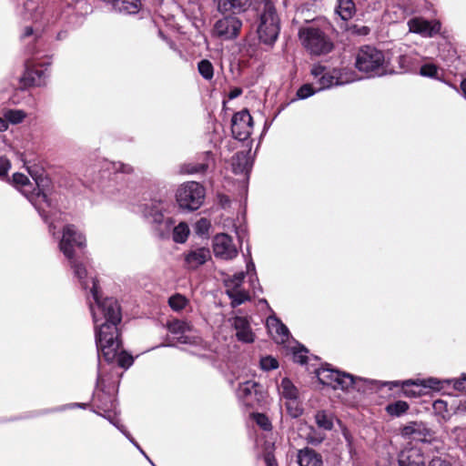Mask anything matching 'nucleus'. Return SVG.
<instances>
[{"label": "nucleus", "instance_id": "1", "mask_svg": "<svg viewBox=\"0 0 466 466\" xmlns=\"http://www.w3.org/2000/svg\"><path fill=\"white\" fill-rule=\"evenodd\" d=\"M90 292L95 303L90 302L96 329V343L105 360L108 362L117 360L122 368H129L134 361L131 355L120 351L121 342L117 324L121 321L120 307L113 298L100 301L97 282L91 279Z\"/></svg>", "mask_w": 466, "mask_h": 466}, {"label": "nucleus", "instance_id": "2", "mask_svg": "<svg viewBox=\"0 0 466 466\" xmlns=\"http://www.w3.org/2000/svg\"><path fill=\"white\" fill-rule=\"evenodd\" d=\"M259 12L258 35L261 42L272 45L280 31V20L270 0H255Z\"/></svg>", "mask_w": 466, "mask_h": 466}, {"label": "nucleus", "instance_id": "3", "mask_svg": "<svg viewBox=\"0 0 466 466\" xmlns=\"http://www.w3.org/2000/svg\"><path fill=\"white\" fill-rule=\"evenodd\" d=\"M298 35L301 46L311 56H325L334 48L331 38L316 25L300 27Z\"/></svg>", "mask_w": 466, "mask_h": 466}, {"label": "nucleus", "instance_id": "4", "mask_svg": "<svg viewBox=\"0 0 466 466\" xmlns=\"http://www.w3.org/2000/svg\"><path fill=\"white\" fill-rule=\"evenodd\" d=\"M385 58L383 53L370 46H362L356 56V67L365 73L373 76H380L384 73Z\"/></svg>", "mask_w": 466, "mask_h": 466}, {"label": "nucleus", "instance_id": "5", "mask_svg": "<svg viewBox=\"0 0 466 466\" xmlns=\"http://www.w3.org/2000/svg\"><path fill=\"white\" fill-rule=\"evenodd\" d=\"M176 198L180 208L194 211L198 209L205 198V188L198 182L182 184L177 190Z\"/></svg>", "mask_w": 466, "mask_h": 466}, {"label": "nucleus", "instance_id": "6", "mask_svg": "<svg viewBox=\"0 0 466 466\" xmlns=\"http://www.w3.org/2000/svg\"><path fill=\"white\" fill-rule=\"evenodd\" d=\"M166 205L161 202H152L146 205L143 210L144 217L152 224L154 230L159 238H167L172 229L174 221L164 217Z\"/></svg>", "mask_w": 466, "mask_h": 466}, {"label": "nucleus", "instance_id": "7", "mask_svg": "<svg viewBox=\"0 0 466 466\" xmlns=\"http://www.w3.org/2000/svg\"><path fill=\"white\" fill-rule=\"evenodd\" d=\"M86 247V238L76 226L66 225L63 228V236L59 242V248L68 260L75 258L76 248L82 249Z\"/></svg>", "mask_w": 466, "mask_h": 466}, {"label": "nucleus", "instance_id": "8", "mask_svg": "<svg viewBox=\"0 0 466 466\" xmlns=\"http://www.w3.org/2000/svg\"><path fill=\"white\" fill-rule=\"evenodd\" d=\"M310 73L316 79V83L319 85L318 90L330 88L334 86H340L350 81L349 79L343 78L342 73L339 69H328L320 64L313 65Z\"/></svg>", "mask_w": 466, "mask_h": 466}, {"label": "nucleus", "instance_id": "9", "mask_svg": "<svg viewBox=\"0 0 466 466\" xmlns=\"http://www.w3.org/2000/svg\"><path fill=\"white\" fill-rule=\"evenodd\" d=\"M244 278L245 273L239 272L225 280L226 293L234 308L250 300L248 290L244 287Z\"/></svg>", "mask_w": 466, "mask_h": 466}, {"label": "nucleus", "instance_id": "10", "mask_svg": "<svg viewBox=\"0 0 466 466\" xmlns=\"http://www.w3.org/2000/svg\"><path fill=\"white\" fill-rule=\"evenodd\" d=\"M317 376L322 384L331 386L334 389L349 390L355 383L352 375L331 369H321L318 370Z\"/></svg>", "mask_w": 466, "mask_h": 466}, {"label": "nucleus", "instance_id": "11", "mask_svg": "<svg viewBox=\"0 0 466 466\" xmlns=\"http://www.w3.org/2000/svg\"><path fill=\"white\" fill-rule=\"evenodd\" d=\"M252 128V116L248 110H241L233 116L231 131L236 139L240 141L246 140L249 137Z\"/></svg>", "mask_w": 466, "mask_h": 466}, {"label": "nucleus", "instance_id": "12", "mask_svg": "<svg viewBox=\"0 0 466 466\" xmlns=\"http://www.w3.org/2000/svg\"><path fill=\"white\" fill-rule=\"evenodd\" d=\"M409 31L423 37H432L440 33L441 24L438 20H426L423 17H414L408 21Z\"/></svg>", "mask_w": 466, "mask_h": 466}, {"label": "nucleus", "instance_id": "13", "mask_svg": "<svg viewBox=\"0 0 466 466\" xmlns=\"http://www.w3.org/2000/svg\"><path fill=\"white\" fill-rule=\"evenodd\" d=\"M213 251L217 258L228 260L238 255V249L230 236L225 233L218 234L213 239Z\"/></svg>", "mask_w": 466, "mask_h": 466}, {"label": "nucleus", "instance_id": "14", "mask_svg": "<svg viewBox=\"0 0 466 466\" xmlns=\"http://www.w3.org/2000/svg\"><path fill=\"white\" fill-rule=\"evenodd\" d=\"M12 182L13 185L33 203L35 197L37 199L46 201V196L35 187V185L37 186V182H31L25 175L21 173L14 174Z\"/></svg>", "mask_w": 466, "mask_h": 466}, {"label": "nucleus", "instance_id": "15", "mask_svg": "<svg viewBox=\"0 0 466 466\" xmlns=\"http://www.w3.org/2000/svg\"><path fill=\"white\" fill-rule=\"evenodd\" d=\"M241 25L242 23L237 16L228 15L216 22L214 32L223 39H232L238 35Z\"/></svg>", "mask_w": 466, "mask_h": 466}, {"label": "nucleus", "instance_id": "16", "mask_svg": "<svg viewBox=\"0 0 466 466\" xmlns=\"http://www.w3.org/2000/svg\"><path fill=\"white\" fill-rule=\"evenodd\" d=\"M260 385L255 380L240 382L237 390L238 398L246 405L253 407L260 401Z\"/></svg>", "mask_w": 466, "mask_h": 466}, {"label": "nucleus", "instance_id": "17", "mask_svg": "<svg viewBox=\"0 0 466 466\" xmlns=\"http://www.w3.org/2000/svg\"><path fill=\"white\" fill-rule=\"evenodd\" d=\"M211 259L209 248L205 247L192 248L184 254L185 266L196 269Z\"/></svg>", "mask_w": 466, "mask_h": 466}, {"label": "nucleus", "instance_id": "18", "mask_svg": "<svg viewBox=\"0 0 466 466\" xmlns=\"http://www.w3.org/2000/svg\"><path fill=\"white\" fill-rule=\"evenodd\" d=\"M399 466H425V459L420 449L405 448L398 457Z\"/></svg>", "mask_w": 466, "mask_h": 466}, {"label": "nucleus", "instance_id": "19", "mask_svg": "<svg viewBox=\"0 0 466 466\" xmlns=\"http://www.w3.org/2000/svg\"><path fill=\"white\" fill-rule=\"evenodd\" d=\"M232 326L236 330L237 339L244 343H252L255 340L249 320L246 317L237 316L232 319Z\"/></svg>", "mask_w": 466, "mask_h": 466}, {"label": "nucleus", "instance_id": "20", "mask_svg": "<svg viewBox=\"0 0 466 466\" xmlns=\"http://www.w3.org/2000/svg\"><path fill=\"white\" fill-rule=\"evenodd\" d=\"M167 329L170 333L177 335V341L183 344H191L194 341L187 335L192 331L189 322L180 319H173L167 323Z\"/></svg>", "mask_w": 466, "mask_h": 466}, {"label": "nucleus", "instance_id": "21", "mask_svg": "<svg viewBox=\"0 0 466 466\" xmlns=\"http://www.w3.org/2000/svg\"><path fill=\"white\" fill-rule=\"evenodd\" d=\"M267 328L269 335L277 343H284L289 339V332L288 328L276 317H268Z\"/></svg>", "mask_w": 466, "mask_h": 466}, {"label": "nucleus", "instance_id": "22", "mask_svg": "<svg viewBox=\"0 0 466 466\" xmlns=\"http://www.w3.org/2000/svg\"><path fill=\"white\" fill-rule=\"evenodd\" d=\"M111 5L112 8L124 15L137 14L141 7L140 0H103Z\"/></svg>", "mask_w": 466, "mask_h": 466}, {"label": "nucleus", "instance_id": "23", "mask_svg": "<svg viewBox=\"0 0 466 466\" xmlns=\"http://www.w3.org/2000/svg\"><path fill=\"white\" fill-rule=\"evenodd\" d=\"M298 463L299 466H322V457L314 450L305 448L298 452Z\"/></svg>", "mask_w": 466, "mask_h": 466}, {"label": "nucleus", "instance_id": "24", "mask_svg": "<svg viewBox=\"0 0 466 466\" xmlns=\"http://www.w3.org/2000/svg\"><path fill=\"white\" fill-rule=\"evenodd\" d=\"M428 434V430L421 422L412 421L401 429V435L415 441H423Z\"/></svg>", "mask_w": 466, "mask_h": 466}, {"label": "nucleus", "instance_id": "25", "mask_svg": "<svg viewBox=\"0 0 466 466\" xmlns=\"http://www.w3.org/2000/svg\"><path fill=\"white\" fill-rule=\"evenodd\" d=\"M45 77L44 70L36 68L31 61L25 63V81L30 85L41 86L45 83Z\"/></svg>", "mask_w": 466, "mask_h": 466}, {"label": "nucleus", "instance_id": "26", "mask_svg": "<svg viewBox=\"0 0 466 466\" xmlns=\"http://www.w3.org/2000/svg\"><path fill=\"white\" fill-rule=\"evenodd\" d=\"M248 5V0H218V8L220 12H241Z\"/></svg>", "mask_w": 466, "mask_h": 466}, {"label": "nucleus", "instance_id": "27", "mask_svg": "<svg viewBox=\"0 0 466 466\" xmlns=\"http://www.w3.org/2000/svg\"><path fill=\"white\" fill-rule=\"evenodd\" d=\"M202 162L197 164H188L186 171L190 174L204 173L214 163V159L210 151H206L202 155Z\"/></svg>", "mask_w": 466, "mask_h": 466}, {"label": "nucleus", "instance_id": "28", "mask_svg": "<svg viewBox=\"0 0 466 466\" xmlns=\"http://www.w3.org/2000/svg\"><path fill=\"white\" fill-rule=\"evenodd\" d=\"M336 12L342 20L347 21L350 19L356 12L355 4L352 0H338Z\"/></svg>", "mask_w": 466, "mask_h": 466}, {"label": "nucleus", "instance_id": "29", "mask_svg": "<svg viewBox=\"0 0 466 466\" xmlns=\"http://www.w3.org/2000/svg\"><path fill=\"white\" fill-rule=\"evenodd\" d=\"M279 390L282 397L287 400H299V390L289 379L284 378L281 380Z\"/></svg>", "mask_w": 466, "mask_h": 466}, {"label": "nucleus", "instance_id": "30", "mask_svg": "<svg viewBox=\"0 0 466 466\" xmlns=\"http://www.w3.org/2000/svg\"><path fill=\"white\" fill-rule=\"evenodd\" d=\"M69 262L74 269L75 276L79 279L83 289H86L89 287V281L86 279V269L81 263L76 261V258H73Z\"/></svg>", "mask_w": 466, "mask_h": 466}, {"label": "nucleus", "instance_id": "31", "mask_svg": "<svg viewBox=\"0 0 466 466\" xmlns=\"http://www.w3.org/2000/svg\"><path fill=\"white\" fill-rule=\"evenodd\" d=\"M173 228V240L177 243H185L189 235V228L185 222L179 223Z\"/></svg>", "mask_w": 466, "mask_h": 466}, {"label": "nucleus", "instance_id": "32", "mask_svg": "<svg viewBox=\"0 0 466 466\" xmlns=\"http://www.w3.org/2000/svg\"><path fill=\"white\" fill-rule=\"evenodd\" d=\"M440 380L434 378H430L428 380H405L402 382L403 387H409V386H422L424 388H431V389H439L440 387Z\"/></svg>", "mask_w": 466, "mask_h": 466}, {"label": "nucleus", "instance_id": "33", "mask_svg": "<svg viewBox=\"0 0 466 466\" xmlns=\"http://www.w3.org/2000/svg\"><path fill=\"white\" fill-rule=\"evenodd\" d=\"M233 167L236 173H242L248 170L247 154L244 152L237 153L233 159Z\"/></svg>", "mask_w": 466, "mask_h": 466}, {"label": "nucleus", "instance_id": "34", "mask_svg": "<svg viewBox=\"0 0 466 466\" xmlns=\"http://www.w3.org/2000/svg\"><path fill=\"white\" fill-rule=\"evenodd\" d=\"M198 70L200 76L206 80H211L214 76V67L208 59H203L198 64Z\"/></svg>", "mask_w": 466, "mask_h": 466}, {"label": "nucleus", "instance_id": "35", "mask_svg": "<svg viewBox=\"0 0 466 466\" xmlns=\"http://www.w3.org/2000/svg\"><path fill=\"white\" fill-rule=\"evenodd\" d=\"M449 438L458 445L466 444V426H458L451 429L449 432Z\"/></svg>", "mask_w": 466, "mask_h": 466}, {"label": "nucleus", "instance_id": "36", "mask_svg": "<svg viewBox=\"0 0 466 466\" xmlns=\"http://www.w3.org/2000/svg\"><path fill=\"white\" fill-rule=\"evenodd\" d=\"M4 116L7 123L10 122L15 125L21 123L25 118L26 114L20 109H8L5 111Z\"/></svg>", "mask_w": 466, "mask_h": 466}, {"label": "nucleus", "instance_id": "37", "mask_svg": "<svg viewBox=\"0 0 466 466\" xmlns=\"http://www.w3.org/2000/svg\"><path fill=\"white\" fill-rule=\"evenodd\" d=\"M409 409V405L406 401L398 400L393 403L389 404L386 407V410L389 414L392 416H400L405 413Z\"/></svg>", "mask_w": 466, "mask_h": 466}, {"label": "nucleus", "instance_id": "38", "mask_svg": "<svg viewBox=\"0 0 466 466\" xmlns=\"http://www.w3.org/2000/svg\"><path fill=\"white\" fill-rule=\"evenodd\" d=\"M187 303V299L185 296L178 293L171 296L168 299V304L170 308L175 311L182 310L183 309L186 308Z\"/></svg>", "mask_w": 466, "mask_h": 466}, {"label": "nucleus", "instance_id": "39", "mask_svg": "<svg viewBox=\"0 0 466 466\" xmlns=\"http://www.w3.org/2000/svg\"><path fill=\"white\" fill-rule=\"evenodd\" d=\"M316 423L325 431H330L333 428V422L329 416L323 410L318 411L315 415Z\"/></svg>", "mask_w": 466, "mask_h": 466}, {"label": "nucleus", "instance_id": "40", "mask_svg": "<svg viewBox=\"0 0 466 466\" xmlns=\"http://www.w3.org/2000/svg\"><path fill=\"white\" fill-rule=\"evenodd\" d=\"M286 406L291 417L298 418L302 414L303 410L298 400H287Z\"/></svg>", "mask_w": 466, "mask_h": 466}, {"label": "nucleus", "instance_id": "41", "mask_svg": "<svg viewBox=\"0 0 466 466\" xmlns=\"http://www.w3.org/2000/svg\"><path fill=\"white\" fill-rule=\"evenodd\" d=\"M259 364L260 368L266 371L275 370L279 367L278 360L271 356H266L261 358Z\"/></svg>", "mask_w": 466, "mask_h": 466}, {"label": "nucleus", "instance_id": "42", "mask_svg": "<svg viewBox=\"0 0 466 466\" xmlns=\"http://www.w3.org/2000/svg\"><path fill=\"white\" fill-rule=\"evenodd\" d=\"M210 226V221L202 218L196 222L194 229L198 235H205L208 232Z\"/></svg>", "mask_w": 466, "mask_h": 466}, {"label": "nucleus", "instance_id": "43", "mask_svg": "<svg viewBox=\"0 0 466 466\" xmlns=\"http://www.w3.org/2000/svg\"><path fill=\"white\" fill-rule=\"evenodd\" d=\"M113 423L129 440V441L150 461V463L153 466H155L153 462L149 460V458L147 456L145 451L142 450V448L139 446V444L133 439L130 433L126 430V428L123 425L116 424V422Z\"/></svg>", "mask_w": 466, "mask_h": 466}, {"label": "nucleus", "instance_id": "44", "mask_svg": "<svg viewBox=\"0 0 466 466\" xmlns=\"http://www.w3.org/2000/svg\"><path fill=\"white\" fill-rule=\"evenodd\" d=\"M420 74L423 76L437 77L438 67L433 64H425L420 67Z\"/></svg>", "mask_w": 466, "mask_h": 466}, {"label": "nucleus", "instance_id": "45", "mask_svg": "<svg viewBox=\"0 0 466 466\" xmlns=\"http://www.w3.org/2000/svg\"><path fill=\"white\" fill-rule=\"evenodd\" d=\"M254 419L258 425H259L263 430L268 431L271 428V424L268 417L261 413L254 414Z\"/></svg>", "mask_w": 466, "mask_h": 466}, {"label": "nucleus", "instance_id": "46", "mask_svg": "<svg viewBox=\"0 0 466 466\" xmlns=\"http://www.w3.org/2000/svg\"><path fill=\"white\" fill-rule=\"evenodd\" d=\"M315 92L316 90L313 89L311 85H304L298 90L297 96L301 99H305L312 96Z\"/></svg>", "mask_w": 466, "mask_h": 466}, {"label": "nucleus", "instance_id": "47", "mask_svg": "<svg viewBox=\"0 0 466 466\" xmlns=\"http://www.w3.org/2000/svg\"><path fill=\"white\" fill-rule=\"evenodd\" d=\"M307 350H299L294 351L293 359L295 362L304 364L307 361V356H306Z\"/></svg>", "mask_w": 466, "mask_h": 466}, {"label": "nucleus", "instance_id": "48", "mask_svg": "<svg viewBox=\"0 0 466 466\" xmlns=\"http://www.w3.org/2000/svg\"><path fill=\"white\" fill-rule=\"evenodd\" d=\"M428 466H452L451 463L441 457H434L431 460Z\"/></svg>", "mask_w": 466, "mask_h": 466}, {"label": "nucleus", "instance_id": "49", "mask_svg": "<svg viewBox=\"0 0 466 466\" xmlns=\"http://www.w3.org/2000/svg\"><path fill=\"white\" fill-rule=\"evenodd\" d=\"M10 161L5 157H0V176H4L10 168Z\"/></svg>", "mask_w": 466, "mask_h": 466}, {"label": "nucleus", "instance_id": "50", "mask_svg": "<svg viewBox=\"0 0 466 466\" xmlns=\"http://www.w3.org/2000/svg\"><path fill=\"white\" fill-rule=\"evenodd\" d=\"M115 168L116 170L123 173H130L133 170L131 166L123 163H119L117 166L115 167Z\"/></svg>", "mask_w": 466, "mask_h": 466}, {"label": "nucleus", "instance_id": "51", "mask_svg": "<svg viewBox=\"0 0 466 466\" xmlns=\"http://www.w3.org/2000/svg\"><path fill=\"white\" fill-rule=\"evenodd\" d=\"M241 94H242L241 88L235 87L232 90H230V92L228 94V97H229V99H234V98H237L238 96H239Z\"/></svg>", "mask_w": 466, "mask_h": 466}, {"label": "nucleus", "instance_id": "52", "mask_svg": "<svg viewBox=\"0 0 466 466\" xmlns=\"http://www.w3.org/2000/svg\"><path fill=\"white\" fill-rule=\"evenodd\" d=\"M454 386L458 390L466 389V376H463L461 380H457Z\"/></svg>", "mask_w": 466, "mask_h": 466}, {"label": "nucleus", "instance_id": "53", "mask_svg": "<svg viewBox=\"0 0 466 466\" xmlns=\"http://www.w3.org/2000/svg\"><path fill=\"white\" fill-rule=\"evenodd\" d=\"M404 394L408 397H417V396H420L421 393H420V390L419 391H416L413 390L405 389Z\"/></svg>", "mask_w": 466, "mask_h": 466}, {"label": "nucleus", "instance_id": "54", "mask_svg": "<svg viewBox=\"0 0 466 466\" xmlns=\"http://www.w3.org/2000/svg\"><path fill=\"white\" fill-rule=\"evenodd\" d=\"M8 127V123L5 118L0 117V131H5Z\"/></svg>", "mask_w": 466, "mask_h": 466}, {"label": "nucleus", "instance_id": "55", "mask_svg": "<svg viewBox=\"0 0 466 466\" xmlns=\"http://www.w3.org/2000/svg\"><path fill=\"white\" fill-rule=\"evenodd\" d=\"M370 32V29L367 26H361L358 29H356V33L359 35H368Z\"/></svg>", "mask_w": 466, "mask_h": 466}, {"label": "nucleus", "instance_id": "56", "mask_svg": "<svg viewBox=\"0 0 466 466\" xmlns=\"http://www.w3.org/2000/svg\"><path fill=\"white\" fill-rule=\"evenodd\" d=\"M25 8L27 11H30L34 8V0H25Z\"/></svg>", "mask_w": 466, "mask_h": 466}, {"label": "nucleus", "instance_id": "57", "mask_svg": "<svg viewBox=\"0 0 466 466\" xmlns=\"http://www.w3.org/2000/svg\"><path fill=\"white\" fill-rule=\"evenodd\" d=\"M461 92L464 96V97L466 98V79H463L461 83Z\"/></svg>", "mask_w": 466, "mask_h": 466}, {"label": "nucleus", "instance_id": "58", "mask_svg": "<svg viewBox=\"0 0 466 466\" xmlns=\"http://www.w3.org/2000/svg\"><path fill=\"white\" fill-rule=\"evenodd\" d=\"M33 35V28L32 27H26L25 29L24 36H29Z\"/></svg>", "mask_w": 466, "mask_h": 466}, {"label": "nucleus", "instance_id": "59", "mask_svg": "<svg viewBox=\"0 0 466 466\" xmlns=\"http://www.w3.org/2000/svg\"><path fill=\"white\" fill-rule=\"evenodd\" d=\"M267 462H268V466H274L275 465L274 460H271L270 458H267Z\"/></svg>", "mask_w": 466, "mask_h": 466}, {"label": "nucleus", "instance_id": "60", "mask_svg": "<svg viewBox=\"0 0 466 466\" xmlns=\"http://www.w3.org/2000/svg\"><path fill=\"white\" fill-rule=\"evenodd\" d=\"M250 268H252V269H254V268H255V266H254V264H253L252 262L248 263V265H247V268H248V270H249V269H250Z\"/></svg>", "mask_w": 466, "mask_h": 466}, {"label": "nucleus", "instance_id": "61", "mask_svg": "<svg viewBox=\"0 0 466 466\" xmlns=\"http://www.w3.org/2000/svg\"><path fill=\"white\" fill-rule=\"evenodd\" d=\"M408 60H409V57L407 56H403L400 57V61L401 62H406Z\"/></svg>", "mask_w": 466, "mask_h": 466}, {"label": "nucleus", "instance_id": "62", "mask_svg": "<svg viewBox=\"0 0 466 466\" xmlns=\"http://www.w3.org/2000/svg\"><path fill=\"white\" fill-rule=\"evenodd\" d=\"M250 282H251V285H252V287H253V289H255V288H256V287H255V285H254V283H253V279H250Z\"/></svg>", "mask_w": 466, "mask_h": 466}, {"label": "nucleus", "instance_id": "63", "mask_svg": "<svg viewBox=\"0 0 466 466\" xmlns=\"http://www.w3.org/2000/svg\"><path fill=\"white\" fill-rule=\"evenodd\" d=\"M100 381H101V378H100V376H98L97 377V385L100 383Z\"/></svg>", "mask_w": 466, "mask_h": 466}]
</instances>
